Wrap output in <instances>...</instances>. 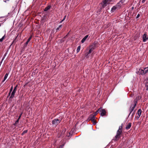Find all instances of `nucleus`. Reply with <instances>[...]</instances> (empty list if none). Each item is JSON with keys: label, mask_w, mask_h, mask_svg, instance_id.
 <instances>
[{"label": "nucleus", "mask_w": 148, "mask_h": 148, "mask_svg": "<svg viewBox=\"0 0 148 148\" xmlns=\"http://www.w3.org/2000/svg\"><path fill=\"white\" fill-rule=\"evenodd\" d=\"M92 121V122L94 125H95L96 124V122L95 120H94V121Z\"/></svg>", "instance_id": "obj_26"}, {"label": "nucleus", "mask_w": 148, "mask_h": 148, "mask_svg": "<svg viewBox=\"0 0 148 148\" xmlns=\"http://www.w3.org/2000/svg\"><path fill=\"white\" fill-rule=\"evenodd\" d=\"M140 16V14H138L136 18H138Z\"/></svg>", "instance_id": "obj_30"}, {"label": "nucleus", "mask_w": 148, "mask_h": 148, "mask_svg": "<svg viewBox=\"0 0 148 148\" xmlns=\"http://www.w3.org/2000/svg\"><path fill=\"white\" fill-rule=\"evenodd\" d=\"M10 94H11V92H9V93L8 94V97L10 95Z\"/></svg>", "instance_id": "obj_33"}, {"label": "nucleus", "mask_w": 148, "mask_h": 148, "mask_svg": "<svg viewBox=\"0 0 148 148\" xmlns=\"http://www.w3.org/2000/svg\"><path fill=\"white\" fill-rule=\"evenodd\" d=\"M92 48H90V49L89 50V51H88V54H90V53H91V52H92Z\"/></svg>", "instance_id": "obj_23"}, {"label": "nucleus", "mask_w": 148, "mask_h": 148, "mask_svg": "<svg viewBox=\"0 0 148 148\" xmlns=\"http://www.w3.org/2000/svg\"><path fill=\"white\" fill-rule=\"evenodd\" d=\"M80 48H81V46L80 45L79 46L77 47V53H78L79 51L80 50Z\"/></svg>", "instance_id": "obj_18"}, {"label": "nucleus", "mask_w": 148, "mask_h": 148, "mask_svg": "<svg viewBox=\"0 0 148 148\" xmlns=\"http://www.w3.org/2000/svg\"><path fill=\"white\" fill-rule=\"evenodd\" d=\"M3 61H2V60H1V62H0V66H1V64H2Z\"/></svg>", "instance_id": "obj_34"}, {"label": "nucleus", "mask_w": 148, "mask_h": 148, "mask_svg": "<svg viewBox=\"0 0 148 148\" xmlns=\"http://www.w3.org/2000/svg\"><path fill=\"white\" fill-rule=\"evenodd\" d=\"M99 112V111H98V110L95 112L94 114H92L94 116H95L97 115V113Z\"/></svg>", "instance_id": "obj_24"}, {"label": "nucleus", "mask_w": 148, "mask_h": 148, "mask_svg": "<svg viewBox=\"0 0 148 148\" xmlns=\"http://www.w3.org/2000/svg\"><path fill=\"white\" fill-rule=\"evenodd\" d=\"M118 6L116 5L113 6L111 9V13L114 12L118 9Z\"/></svg>", "instance_id": "obj_8"}, {"label": "nucleus", "mask_w": 148, "mask_h": 148, "mask_svg": "<svg viewBox=\"0 0 148 148\" xmlns=\"http://www.w3.org/2000/svg\"><path fill=\"white\" fill-rule=\"evenodd\" d=\"M4 36H3L1 39H0V41L2 42L4 38Z\"/></svg>", "instance_id": "obj_27"}, {"label": "nucleus", "mask_w": 148, "mask_h": 148, "mask_svg": "<svg viewBox=\"0 0 148 148\" xmlns=\"http://www.w3.org/2000/svg\"><path fill=\"white\" fill-rule=\"evenodd\" d=\"M134 7H132V10H133V9H134Z\"/></svg>", "instance_id": "obj_43"}, {"label": "nucleus", "mask_w": 148, "mask_h": 148, "mask_svg": "<svg viewBox=\"0 0 148 148\" xmlns=\"http://www.w3.org/2000/svg\"><path fill=\"white\" fill-rule=\"evenodd\" d=\"M138 98L136 97V99L134 100V104L133 105H132L130 107V108L129 110V111L130 112L128 116H130L131 115V113L132 112L134 111H135V110H134V109L136 106L137 103V102Z\"/></svg>", "instance_id": "obj_1"}, {"label": "nucleus", "mask_w": 148, "mask_h": 148, "mask_svg": "<svg viewBox=\"0 0 148 148\" xmlns=\"http://www.w3.org/2000/svg\"><path fill=\"white\" fill-rule=\"evenodd\" d=\"M51 8V6L50 5L48 6L47 7L45 8V9L44 11L46 12L47 11Z\"/></svg>", "instance_id": "obj_15"}, {"label": "nucleus", "mask_w": 148, "mask_h": 148, "mask_svg": "<svg viewBox=\"0 0 148 148\" xmlns=\"http://www.w3.org/2000/svg\"><path fill=\"white\" fill-rule=\"evenodd\" d=\"M8 73H6L5 74L4 77V79L2 81V82H3L8 77Z\"/></svg>", "instance_id": "obj_14"}, {"label": "nucleus", "mask_w": 148, "mask_h": 148, "mask_svg": "<svg viewBox=\"0 0 148 148\" xmlns=\"http://www.w3.org/2000/svg\"><path fill=\"white\" fill-rule=\"evenodd\" d=\"M60 121L58 119H55L52 121V124L57 125L60 123Z\"/></svg>", "instance_id": "obj_7"}, {"label": "nucleus", "mask_w": 148, "mask_h": 148, "mask_svg": "<svg viewBox=\"0 0 148 148\" xmlns=\"http://www.w3.org/2000/svg\"><path fill=\"white\" fill-rule=\"evenodd\" d=\"M122 126H120L119 130L117 132L116 135L115 136V140H116V139L119 138L120 137V135L122 132Z\"/></svg>", "instance_id": "obj_2"}, {"label": "nucleus", "mask_w": 148, "mask_h": 148, "mask_svg": "<svg viewBox=\"0 0 148 148\" xmlns=\"http://www.w3.org/2000/svg\"><path fill=\"white\" fill-rule=\"evenodd\" d=\"M88 35H87L85 37H84L82 40L81 42L82 43H83L88 38Z\"/></svg>", "instance_id": "obj_10"}, {"label": "nucleus", "mask_w": 148, "mask_h": 148, "mask_svg": "<svg viewBox=\"0 0 148 148\" xmlns=\"http://www.w3.org/2000/svg\"><path fill=\"white\" fill-rule=\"evenodd\" d=\"M29 42H28V41H27L25 43V46H27L28 45Z\"/></svg>", "instance_id": "obj_29"}, {"label": "nucleus", "mask_w": 148, "mask_h": 148, "mask_svg": "<svg viewBox=\"0 0 148 148\" xmlns=\"http://www.w3.org/2000/svg\"><path fill=\"white\" fill-rule=\"evenodd\" d=\"M140 116H137L136 117V118L137 119H138L139 117H140Z\"/></svg>", "instance_id": "obj_37"}, {"label": "nucleus", "mask_w": 148, "mask_h": 148, "mask_svg": "<svg viewBox=\"0 0 148 148\" xmlns=\"http://www.w3.org/2000/svg\"><path fill=\"white\" fill-rule=\"evenodd\" d=\"M4 57H3V58H2L1 60H2V61H3V60L4 59Z\"/></svg>", "instance_id": "obj_39"}, {"label": "nucleus", "mask_w": 148, "mask_h": 148, "mask_svg": "<svg viewBox=\"0 0 148 148\" xmlns=\"http://www.w3.org/2000/svg\"><path fill=\"white\" fill-rule=\"evenodd\" d=\"M12 89H13V86H12V87H11V88L10 89V92H11L12 91Z\"/></svg>", "instance_id": "obj_28"}, {"label": "nucleus", "mask_w": 148, "mask_h": 148, "mask_svg": "<svg viewBox=\"0 0 148 148\" xmlns=\"http://www.w3.org/2000/svg\"><path fill=\"white\" fill-rule=\"evenodd\" d=\"M144 70L145 71V73H146L148 71V67H146L144 68Z\"/></svg>", "instance_id": "obj_19"}, {"label": "nucleus", "mask_w": 148, "mask_h": 148, "mask_svg": "<svg viewBox=\"0 0 148 148\" xmlns=\"http://www.w3.org/2000/svg\"><path fill=\"white\" fill-rule=\"evenodd\" d=\"M143 41L145 42L148 40V36L146 33H145L143 36Z\"/></svg>", "instance_id": "obj_6"}, {"label": "nucleus", "mask_w": 148, "mask_h": 148, "mask_svg": "<svg viewBox=\"0 0 148 148\" xmlns=\"http://www.w3.org/2000/svg\"><path fill=\"white\" fill-rule=\"evenodd\" d=\"M63 21L62 20L61 21H60V23H62Z\"/></svg>", "instance_id": "obj_38"}, {"label": "nucleus", "mask_w": 148, "mask_h": 148, "mask_svg": "<svg viewBox=\"0 0 148 148\" xmlns=\"http://www.w3.org/2000/svg\"><path fill=\"white\" fill-rule=\"evenodd\" d=\"M96 117L93 115L92 114L90 115L88 118V119L91 121H94L95 120Z\"/></svg>", "instance_id": "obj_9"}, {"label": "nucleus", "mask_w": 148, "mask_h": 148, "mask_svg": "<svg viewBox=\"0 0 148 148\" xmlns=\"http://www.w3.org/2000/svg\"><path fill=\"white\" fill-rule=\"evenodd\" d=\"M141 112H142L141 110L140 109H139L138 111V112H137V113L138 114V116H140L141 114Z\"/></svg>", "instance_id": "obj_13"}, {"label": "nucleus", "mask_w": 148, "mask_h": 148, "mask_svg": "<svg viewBox=\"0 0 148 148\" xmlns=\"http://www.w3.org/2000/svg\"><path fill=\"white\" fill-rule=\"evenodd\" d=\"M62 25H61L59 26L56 29V31H57L60 30L62 28Z\"/></svg>", "instance_id": "obj_17"}, {"label": "nucleus", "mask_w": 148, "mask_h": 148, "mask_svg": "<svg viewBox=\"0 0 148 148\" xmlns=\"http://www.w3.org/2000/svg\"><path fill=\"white\" fill-rule=\"evenodd\" d=\"M20 118H20V117H18V119H17V120H18V121H19V120L20 119Z\"/></svg>", "instance_id": "obj_40"}, {"label": "nucleus", "mask_w": 148, "mask_h": 148, "mask_svg": "<svg viewBox=\"0 0 148 148\" xmlns=\"http://www.w3.org/2000/svg\"><path fill=\"white\" fill-rule=\"evenodd\" d=\"M32 38V36H31L29 37V38L28 39L27 41L29 42L30 41V40Z\"/></svg>", "instance_id": "obj_25"}, {"label": "nucleus", "mask_w": 148, "mask_h": 148, "mask_svg": "<svg viewBox=\"0 0 148 148\" xmlns=\"http://www.w3.org/2000/svg\"><path fill=\"white\" fill-rule=\"evenodd\" d=\"M3 61H2V60H1V62H0V66H1V64H2Z\"/></svg>", "instance_id": "obj_36"}, {"label": "nucleus", "mask_w": 148, "mask_h": 148, "mask_svg": "<svg viewBox=\"0 0 148 148\" xmlns=\"http://www.w3.org/2000/svg\"><path fill=\"white\" fill-rule=\"evenodd\" d=\"M140 73L141 75H143L145 74V71L144 70V69H140L139 70Z\"/></svg>", "instance_id": "obj_11"}, {"label": "nucleus", "mask_w": 148, "mask_h": 148, "mask_svg": "<svg viewBox=\"0 0 148 148\" xmlns=\"http://www.w3.org/2000/svg\"><path fill=\"white\" fill-rule=\"evenodd\" d=\"M21 115L20 114V115H19V117H20V118H21Z\"/></svg>", "instance_id": "obj_42"}, {"label": "nucleus", "mask_w": 148, "mask_h": 148, "mask_svg": "<svg viewBox=\"0 0 148 148\" xmlns=\"http://www.w3.org/2000/svg\"><path fill=\"white\" fill-rule=\"evenodd\" d=\"M65 131H66V130H64V129L62 130V131L61 133V136L62 137H63L64 136V133L65 132Z\"/></svg>", "instance_id": "obj_16"}, {"label": "nucleus", "mask_w": 148, "mask_h": 148, "mask_svg": "<svg viewBox=\"0 0 148 148\" xmlns=\"http://www.w3.org/2000/svg\"><path fill=\"white\" fill-rule=\"evenodd\" d=\"M138 99H139V97H138Z\"/></svg>", "instance_id": "obj_45"}, {"label": "nucleus", "mask_w": 148, "mask_h": 148, "mask_svg": "<svg viewBox=\"0 0 148 148\" xmlns=\"http://www.w3.org/2000/svg\"><path fill=\"white\" fill-rule=\"evenodd\" d=\"M98 111L101 112L100 115L102 116H103L106 114V111L105 110L102 109V108H99L98 110Z\"/></svg>", "instance_id": "obj_4"}, {"label": "nucleus", "mask_w": 148, "mask_h": 148, "mask_svg": "<svg viewBox=\"0 0 148 148\" xmlns=\"http://www.w3.org/2000/svg\"><path fill=\"white\" fill-rule=\"evenodd\" d=\"M17 86L16 85L15 87L14 88L13 91L12 92L11 95L10 97V99H12L14 97L15 94L16 92V87Z\"/></svg>", "instance_id": "obj_5"}, {"label": "nucleus", "mask_w": 148, "mask_h": 148, "mask_svg": "<svg viewBox=\"0 0 148 148\" xmlns=\"http://www.w3.org/2000/svg\"><path fill=\"white\" fill-rule=\"evenodd\" d=\"M6 56V55H4V56Z\"/></svg>", "instance_id": "obj_44"}, {"label": "nucleus", "mask_w": 148, "mask_h": 148, "mask_svg": "<svg viewBox=\"0 0 148 148\" xmlns=\"http://www.w3.org/2000/svg\"><path fill=\"white\" fill-rule=\"evenodd\" d=\"M3 61H2V60H1V62H0V66H1V64H2Z\"/></svg>", "instance_id": "obj_35"}, {"label": "nucleus", "mask_w": 148, "mask_h": 148, "mask_svg": "<svg viewBox=\"0 0 148 148\" xmlns=\"http://www.w3.org/2000/svg\"><path fill=\"white\" fill-rule=\"evenodd\" d=\"M135 111H134L133 112H132L131 113L132 114H131V116L132 118L133 117V115L135 113Z\"/></svg>", "instance_id": "obj_21"}, {"label": "nucleus", "mask_w": 148, "mask_h": 148, "mask_svg": "<svg viewBox=\"0 0 148 148\" xmlns=\"http://www.w3.org/2000/svg\"><path fill=\"white\" fill-rule=\"evenodd\" d=\"M27 130H25L23 131V133L22 134V135H23L25 134L27 132Z\"/></svg>", "instance_id": "obj_20"}, {"label": "nucleus", "mask_w": 148, "mask_h": 148, "mask_svg": "<svg viewBox=\"0 0 148 148\" xmlns=\"http://www.w3.org/2000/svg\"><path fill=\"white\" fill-rule=\"evenodd\" d=\"M19 121L18 120H17L15 122V123L14 124V126L16 125L18 123Z\"/></svg>", "instance_id": "obj_22"}, {"label": "nucleus", "mask_w": 148, "mask_h": 148, "mask_svg": "<svg viewBox=\"0 0 148 148\" xmlns=\"http://www.w3.org/2000/svg\"><path fill=\"white\" fill-rule=\"evenodd\" d=\"M23 114V112H22L21 113L20 115H22V114Z\"/></svg>", "instance_id": "obj_41"}, {"label": "nucleus", "mask_w": 148, "mask_h": 148, "mask_svg": "<svg viewBox=\"0 0 148 148\" xmlns=\"http://www.w3.org/2000/svg\"><path fill=\"white\" fill-rule=\"evenodd\" d=\"M66 16H65L63 19L62 20L64 21L66 18Z\"/></svg>", "instance_id": "obj_32"}, {"label": "nucleus", "mask_w": 148, "mask_h": 148, "mask_svg": "<svg viewBox=\"0 0 148 148\" xmlns=\"http://www.w3.org/2000/svg\"><path fill=\"white\" fill-rule=\"evenodd\" d=\"M111 1V0H103V2L101 3V7L100 11L106 6V4H109Z\"/></svg>", "instance_id": "obj_3"}, {"label": "nucleus", "mask_w": 148, "mask_h": 148, "mask_svg": "<svg viewBox=\"0 0 148 148\" xmlns=\"http://www.w3.org/2000/svg\"><path fill=\"white\" fill-rule=\"evenodd\" d=\"M131 123H128L126 126V129H129L131 127Z\"/></svg>", "instance_id": "obj_12"}, {"label": "nucleus", "mask_w": 148, "mask_h": 148, "mask_svg": "<svg viewBox=\"0 0 148 148\" xmlns=\"http://www.w3.org/2000/svg\"><path fill=\"white\" fill-rule=\"evenodd\" d=\"M9 1V0H3V1L5 2H6L7 1Z\"/></svg>", "instance_id": "obj_31"}]
</instances>
